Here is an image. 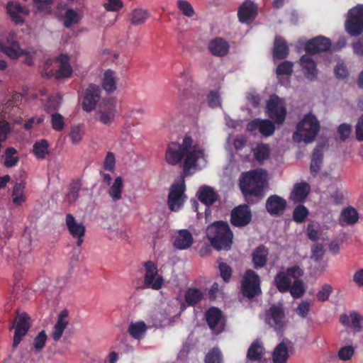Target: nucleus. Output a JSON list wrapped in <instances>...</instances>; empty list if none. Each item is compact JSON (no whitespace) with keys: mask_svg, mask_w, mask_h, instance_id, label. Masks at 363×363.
<instances>
[{"mask_svg":"<svg viewBox=\"0 0 363 363\" xmlns=\"http://www.w3.org/2000/svg\"><path fill=\"white\" fill-rule=\"evenodd\" d=\"M183 158L184 176L191 174V169L201 168L206 164L203 150L198 145H193V140L190 137H185L182 145L172 143L167 148L165 160L168 164H177Z\"/></svg>","mask_w":363,"mask_h":363,"instance_id":"1","label":"nucleus"},{"mask_svg":"<svg viewBox=\"0 0 363 363\" xmlns=\"http://www.w3.org/2000/svg\"><path fill=\"white\" fill-rule=\"evenodd\" d=\"M267 174L263 169L252 170L242 174L240 189L247 199L255 197L259 200L267 184Z\"/></svg>","mask_w":363,"mask_h":363,"instance_id":"2","label":"nucleus"},{"mask_svg":"<svg viewBox=\"0 0 363 363\" xmlns=\"http://www.w3.org/2000/svg\"><path fill=\"white\" fill-rule=\"evenodd\" d=\"M206 235L211 245L217 250H228L233 242V234L229 225L222 221L215 222L208 226Z\"/></svg>","mask_w":363,"mask_h":363,"instance_id":"3","label":"nucleus"},{"mask_svg":"<svg viewBox=\"0 0 363 363\" xmlns=\"http://www.w3.org/2000/svg\"><path fill=\"white\" fill-rule=\"evenodd\" d=\"M320 128L319 121L313 113L306 114L297 124L296 130L293 134V140L296 143H311L314 141Z\"/></svg>","mask_w":363,"mask_h":363,"instance_id":"4","label":"nucleus"},{"mask_svg":"<svg viewBox=\"0 0 363 363\" xmlns=\"http://www.w3.org/2000/svg\"><path fill=\"white\" fill-rule=\"evenodd\" d=\"M0 51L11 60H17L20 56L24 55L26 57L24 62L28 65L33 64V55L35 52L21 49L14 32H10L8 34L5 43L0 42Z\"/></svg>","mask_w":363,"mask_h":363,"instance_id":"5","label":"nucleus"},{"mask_svg":"<svg viewBox=\"0 0 363 363\" xmlns=\"http://www.w3.org/2000/svg\"><path fill=\"white\" fill-rule=\"evenodd\" d=\"M118 114L117 100L111 97L102 101L97 110V119L102 124L111 125Z\"/></svg>","mask_w":363,"mask_h":363,"instance_id":"6","label":"nucleus"},{"mask_svg":"<svg viewBox=\"0 0 363 363\" xmlns=\"http://www.w3.org/2000/svg\"><path fill=\"white\" fill-rule=\"evenodd\" d=\"M303 274V270L297 266L288 268L286 272L278 273L274 282L280 292L284 293L289 291L293 281L296 278H300Z\"/></svg>","mask_w":363,"mask_h":363,"instance_id":"7","label":"nucleus"},{"mask_svg":"<svg viewBox=\"0 0 363 363\" xmlns=\"http://www.w3.org/2000/svg\"><path fill=\"white\" fill-rule=\"evenodd\" d=\"M241 290L243 295L249 298L261 293L259 277L252 269L245 272L242 279Z\"/></svg>","mask_w":363,"mask_h":363,"instance_id":"8","label":"nucleus"},{"mask_svg":"<svg viewBox=\"0 0 363 363\" xmlns=\"http://www.w3.org/2000/svg\"><path fill=\"white\" fill-rule=\"evenodd\" d=\"M185 184L183 177L177 180L171 186L168 196V205L172 211H178L185 200Z\"/></svg>","mask_w":363,"mask_h":363,"instance_id":"9","label":"nucleus"},{"mask_svg":"<svg viewBox=\"0 0 363 363\" xmlns=\"http://www.w3.org/2000/svg\"><path fill=\"white\" fill-rule=\"evenodd\" d=\"M269 116L277 123H282L286 116V107L283 99L272 95L267 105Z\"/></svg>","mask_w":363,"mask_h":363,"instance_id":"10","label":"nucleus"},{"mask_svg":"<svg viewBox=\"0 0 363 363\" xmlns=\"http://www.w3.org/2000/svg\"><path fill=\"white\" fill-rule=\"evenodd\" d=\"M145 274L144 282L147 287L155 290L160 289L163 284V279L158 274L156 265L151 261L144 264Z\"/></svg>","mask_w":363,"mask_h":363,"instance_id":"11","label":"nucleus"},{"mask_svg":"<svg viewBox=\"0 0 363 363\" xmlns=\"http://www.w3.org/2000/svg\"><path fill=\"white\" fill-rule=\"evenodd\" d=\"M15 323H16V325L13 340V348L18 345L23 337L29 330L30 326V317L26 313L16 312Z\"/></svg>","mask_w":363,"mask_h":363,"instance_id":"12","label":"nucleus"},{"mask_svg":"<svg viewBox=\"0 0 363 363\" xmlns=\"http://www.w3.org/2000/svg\"><path fill=\"white\" fill-rule=\"evenodd\" d=\"M293 352L292 342L287 339H284L273 350L272 353V363H287Z\"/></svg>","mask_w":363,"mask_h":363,"instance_id":"13","label":"nucleus"},{"mask_svg":"<svg viewBox=\"0 0 363 363\" xmlns=\"http://www.w3.org/2000/svg\"><path fill=\"white\" fill-rule=\"evenodd\" d=\"M265 322L275 330L279 331L286 325L285 315L280 306H272L265 314Z\"/></svg>","mask_w":363,"mask_h":363,"instance_id":"14","label":"nucleus"},{"mask_svg":"<svg viewBox=\"0 0 363 363\" xmlns=\"http://www.w3.org/2000/svg\"><path fill=\"white\" fill-rule=\"evenodd\" d=\"M101 89L98 85L90 84L85 91L82 108L86 112L94 111L101 99Z\"/></svg>","mask_w":363,"mask_h":363,"instance_id":"15","label":"nucleus"},{"mask_svg":"<svg viewBox=\"0 0 363 363\" xmlns=\"http://www.w3.org/2000/svg\"><path fill=\"white\" fill-rule=\"evenodd\" d=\"M66 225L72 236L77 239L76 244L77 246H81L84 242V237L85 234V226L82 222L78 221L72 214L66 216Z\"/></svg>","mask_w":363,"mask_h":363,"instance_id":"16","label":"nucleus"},{"mask_svg":"<svg viewBox=\"0 0 363 363\" xmlns=\"http://www.w3.org/2000/svg\"><path fill=\"white\" fill-rule=\"evenodd\" d=\"M247 130L255 135L260 133L262 135L269 136L274 132L275 127L269 120L256 118L247 125Z\"/></svg>","mask_w":363,"mask_h":363,"instance_id":"17","label":"nucleus"},{"mask_svg":"<svg viewBox=\"0 0 363 363\" xmlns=\"http://www.w3.org/2000/svg\"><path fill=\"white\" fill-rule=\"evenodd\" d=\"M251 211L247 205H240L231 213V223L237 227L247 225L251 220Z\"/></svg>","mask_w":363,"mask_h":363,"instance_id":"18","label":"nucleus"},{"mask_svg":"<svg viewBox=\"0 0 363 363\" xmlns=\"http://www.w3.org/2000/svg\"><path fill=\"white\" fill-rule=\"evenodd\" d=\"M340 321L344 326L349 328L353 334L361 332L363 328V317L355 311L350 312L349 315H341Z\"/></svg>","mask_w":363,"mask_h":363,"instance_id":"19","label":"nucleus"},{"mask_svg":"<svg viewBox=\"0 0 363 363\" xmlns=\"http://www.w3.org/2000/svg\"><path fill=\"white\" fill-rule=\"evenodd\" d=\"M299 64L302 68L305 77L309 81H314L318 76L316 64L311 55L306 54L299 60Z\"/></svg>","mask_w":363,"mask_h":363,"instance_id":"20","label":"nucleus"},{"mask_svg":"<svg viewBox=\"0 0 363 363\" xmlns=\"http://www.w3.org/2000/svg\"><path fill=\"white\" fill-rule=\"evenodd\" d=\"M258 6L250 0H245L240 6L238 12L239 21L245 23L248 20H254L257 16Z\"/></svg>","mask_w":363,"mask_h":363,"instance_id":"21","label":"nucleus"},{"mask_svg":"<svg viewBox=\"0 0 363 363\" xmlns=\"http://www.w3.org/2000/svg\"><path fill=\"white\" fill-rule=\"evenodd\" d=\"M331 47L330 40L323 36L316 37L306 45L307 54H315L328 50Z\"/></svg>","mask_w":363,"mask_h":363,"instance_id":"22","label":"nucleus"},{"mask_svg":"<svg viewBox=\"0 0 363 363\" xmlns=\"http://www.w3.org/2000/svg\"><path fill=\"white\" fill-rule=\"evenodd\" d=\"M286 206V201L277 195L270 196L266 201V209L272 216L282 214Z\"/></svg>","mask_w":363,"mask_h":363,"instance_id":"23","label":"nucleus"},{"mask_svg":"<svg viewBox=\"0 0 363 363\" xmlns=\"http://www.w3.org/2000/svg\"><path fill=\"white\" fill-rule=\"evenodd\" d=\"M174 246L179 250L190 247L193 243L192 235L187 230H180L174 237Z\"/></svg>","mask_w":363,"mask_h":363,"instance_id":"24","label":"nucleus"},{"mask_svg":"<svg viewBox=\"0 0 363 363\" xmlns=\"http://www.w3.org/2000/svg\"><path fill=\"white\" fill-rule=\"evenodd\" d=\"M68 313L66 310L60 312L58 315L57 320L55 324L54 329L52 333V337L55 341H58L68 325Z\"/></svg>","mask_w":363,"mask_h":363,"instance_id":"25","label":"nucleus"},{"mask_svg":"<svg viewBox=\"0 0 363 363\" xmlns=\"http://www.w3.org/2000/svg\"><path fill=\"white\" fill-rule=\"evenodd\" d=\"M310 189V186L306 182L296 184L291 193L290 199L294 203L303 202L309 194Z\"/></svg>","mask_w":363,"mask_h":363,"instance_id":"26","label":"nucleus"},{"mask_svg":"<svg viewBox=\"0 0 363 363\" xmlns=\"http://www.w3.org/2000/svg\"><path fill=\"white\" fill-rule=\"evenodd\" d=\"M118 77L116 73L111 70L107 69L104 72L102 78V87L107 93H113L117 89Z\"/></svg>","mask_w":363,"mask_h":363,"instance_id":"27","label":"nucleus"},{"mask_svg":"<svg viewBox=\"0 0 363 363\" xmlns=\"http://www.w3.org/2000/svg\"><path fill=\"white\" fill-rule=\"evenodd\" d=\"M59 69L55 71V75L57 79L70 77L72 69L69 64V57L66 55H61L57 59Z\"/></svg>","mask_w":363,"mask_h":363,"instance_id":"28","label":"nucleus"},{"mask_svg":"<svg viewBox=\"0 0 363 363\" xmlns=\"http://www.w3.org/2000/svg\"><path fill=\"white\" fill-rule=\"evenodd\" d=\"M6 11L14 23H23L21 15H28L29 13L28 9L22 7L19 4H13L12 2L7 4Z\"/></svg>","mask_w":363,"mask_h":363,"instance_id":"29","label":"nucleus"},{"mask_svg":"<svg viewBox=\"0 0 363 363\" xmlns=\"http://www.w3.org/2000/svg\"><path fill=\"white\" fill-rule=\"evenodd\" d=\"M208 48L213 55L224 56L228 53L229 46L224 40L217 38L209 43Z\"/></svg>","mask_w":363,"mask_h":363,"instance_id":"30","label":"nucleus"},{"mask_svg":"<svg viewBox=\"0 0 363 363\" xmlns=\"http://www.w3.org/2000/svg\"><path fill=\"white\" fill-rule=\"evenodd\" d=\"M264 354V348L262 343L256 340L250 346L247 353V359L252 362H259Z\"/></svg>","mask_w":363,"mask_h":363,"instance_id":"31","label":"nucleus"},{"mask_svg":"<svg viewBox=\"0 0 363 363\" xmlns=\"http://www.w3.org/2000/svg\"><path fill=\"white\" fill-rule=\"evenodd\" d=\"M25 183L16 182L13 188L11 198L12 202L16 206H21L26 201V195L25 193Z\"/></svg>","mask_w":363,"mask_h":363,"instance_id":"32","label":"nucleus"},{"mask_svg":"<svg viewBox=\"0 0 363 363\" xmlns=\"http://www.w3.org/2000/svg\"><path fill=\"white\" fill-rule=\"evenodd\" d=\"M197 194L199 200L206 206L213 204L217 200L218 197L213 188L208 186L200 187Z\"/></svg>","mask_w":363,"mask_h":363,"instance_id":"33","label":"nucleus"},{"mask_svg":"<svg viewBox=\"0 0 363 363\" xmlns=\"http://www.w3.org/2000/svg\"><path fill=\"white\" fill-rule=\"evenodd\" d=\"M268 254V249L263 245L256 248L252 253V261L255 269L261 268L265 265Z\"/></svg>","mask_w":363,"mask_h":363,"instance_id":"34","label":"nucleus"},{"mask_svg":"<svg viewBox=\"0 0 363 363\" xmlns=\"http://www.w3.org/2000/svg\"><path fill=\"white\" fill-rule=\"evenodd\" d=\"M289 55V48L285 40L280 36H277L274 44V57L284 59Z\"/></svg>","mask_w":363,"mask_h":363,"instance_id":"35","label":"nucleus"},{"mask_svg":"<svg viewBox=\"0 0 363 363\" xmlns=\"http://www.w3.org/2000/svg\"><path fill=\"white\" fill-rule=\"evenodd\" d=\"M206 318L209 327L211 329H214L216 327H218V332H220L219 328L222 325L220 311L216 308H210L206 312Z\"/></svg>","mask_w":363,"mask_h":363,"instance_id":"36","label":"nucleus"},{"mask_svg":"<svg viewBox=\"0 0 363 363\" xmlns=\"http://www.w3.org/2000/svg\"><path fill=\"white\" fill-rule=\"evenodd\" d=\"M340 223L342 225H353L358 221V213L352 207H348L341 212Z\"/></svg>","mask_w":363,"mask_h":363,"instance_id":"37","label":"nucleus"},{"mask_svg":"<svg viewBox=\"0 0 363 363\" xmlns=\"http://www.w3.org/2000/svg\"><path fill=\"white\" fill-rule=\"evenodd\" d=\"M252 152L255 160L259 163L263 162L269 157L270 149L268 145L257 144L255 147L252 148Z\"/></svg>","mask_w":363,"mask_h":363,"instance_id":"38","label":"nucleus"},{"mask_svg":"<svg viewBox=\"0 0 363 363\" xmlns=\"http://www.w3.org/2000/svg\"><path fill=\"white\" fill-rule=\"evenodd\" d=\"M345 23H363V4H357L350 9Z\"/></svg>","mask_w":363,"mask_h":363,"instance_id":"39","label":"nucleus"},{"mask_svg":"<svg viewBox=\"0 0 363 363\" xmlns=\"http://www.w3.org/2000/svg\"><path fill=\"white\" fill-rule=\"evenodd\" d=\"M123 187V179L121 177H118L108 191L113 201H117L122 198Z\"/></svg>","mask_w":363,"mask_h":363,"instance_id":"40","label":"nucleus"},{"mask_svg":"<svg viewBox=\"0 0 363 363\" xmlns=\"http://www.w3.org/2000/svg\"><path fill=\"white\" fill-rule=\"evenodd\" d=\"M11 233V223L7 219L2 220L0 223V250L3 248L6 240L9 239Z\"/></svg>","mask_w":363,"mask_h":363,"instance_id":"41","label":"nucleus"},{"mask_svg":"<svg viewBox=\"0 0 363 363\" xmlns=\"http://www.w3.org/2000/svg\"><path fill=\"white\" fill-rule=\"evenodd\" d=\"M147 330L145 323L143 321L131 323L128 327L130 335L135 339L142 338Z\"/></svg>","mask_w":363,"mask_h":363,"instance_id":"42","label":"nucleus"},{"mask_svg":"<svg viewBox=\"0 0 363 363\" xmlns=\"http://www.w3.org/2000/svg\"><path fill=\"white\" fill-rule=\"evenodd\" d=\"M322 160L323 154L321 152L320 147H317L313 150L310 167L311 172L313 174H316L320 169Z\"/></svg>","mask_w":363,"mask_h":363,"instance_id":"43","label":"nucleus"},{"mask_svg":"<svg viewBox=\"0 0 363 363\" xmlns=\"http://www.w3.org/2000/svg\"><path fill=\"white\" fill-rule=\"evenodd\" d=\"M80 189L81 184L79 182H73L65 197V201L69 205L74 203L79 198V192Z\"/></svg>","mask_w":363,"mask_h":363,"instance_id":"44","label":"nucleus"},{"mask_svg":"<svg viewBox=\"0 0 363 363\" xmlns=\"http://www.w3.org/2000/svg\"><path fill=\"white\" fill-rule=\"evenodd\" d=\"M203 293L194 288L189 289L185 293L186 302L191 306L198 303L203 298Z\"/></svg>","mask_w":363,"mask_h":363,"instance_id":"45","label":"nucleus"},{"mask_svg":"<svg viewBox=\"0 0 363 363\" xmlns=\"http://www.w3.org/2000/svg\"><path fill=\"white\" fill-rule=\"evenodd\" d=\"M289 290L294 298L301 297L306 291L303 282L299 278L293 281V284L290 286Z\"/></svg>","mask_w":363,"mask_h":363,"instance_id":"46","label":"nucleus"},{"mask_svg":"<svg viewBox=\"0 0 363 363\" xmlns=\"http://www.w3.org/2000/svg\"><path fill=\"white\" fill-rule=\"evenodd\" d=\"M47 340V335L45 330H41L34 338L31 350L35 353L40 352L45 347Z\"/></svg>","mask_w":363,"mask_h":363,"instance_id":"47","label":"nucleus"},{"mask_svg":"<svg viewBox=\"0 0 363 363\" xmlns=\"http://www.w3.org/2000/svg\"><path fill=\"white\" fill-rule=\"evenodd\" d=\"M354 354V347L352 345L341 347L337 352V357L343 362L350 361Z\"/></svg>","mask_w":363,"mask_h":363,"instance_id":"48","label":"nucleus"},{"mask_svg":"<svg viewBox=\"0 0 363 363\" xmlns=\"http://www.w3.org/2000/svg\"><path fill=\"white\" fill-rule=\"evenodd\" d=\"M16 153L17 151L13 147H9L6 150L4 155V165L6 167H11L16 165L18 161V157L16 155Z\"/></svg>","mask_w":363,"mask_h":363,"instance_id":"49","label":"nucleus"},{"mask_svg":"<svg viewBox=\"0 0 363 363\" xmlns=\"http://www.w3.org/2000/svg\"><path fill=\"white\" fill-rule=\"evenodd\" d=\"M150 13L147 10L142 9H135L132 12L131 23H143L149 19Z\"/></svg>","mask_w":363,"mask_h":363,"instance_id":"50","label":"nucleus"},{"mask_svg":"<svg viewBox=\"0 0 363 363\" xmlns=\"http://www.w3.org/2000/svg\"><path fill=\"white\" fill-rule=\"evenodd\" d=\"M48 144L45 140H42L40 142L35 143L33 145V151L38 158L43 159L48 151Z\"/></svg>","mask_w":363,"mask_h":363,"instance_id":"51","label":"nucleus"},{"mask_svg":"<svg viewBox=\"0 0 363 363\" xmlns=\"http://www.w3.org/2000/svg\"><path fill=\"white\" fill-rule=\"evenodd\" d=\"M52 128L56 131H61L65 127L64 117L58 113H53L51 114Z\"/></svg>","mask_w":363,"mask_h":363,"instance_id":"52","label":"nucleus"},{"mask_svg":"<svg viewBox=\"0 0 363 363\" xmlns=\"http://www.w3.org/2000/svg\"><path fill=\"white\" fill-rule=\"evenodd\" d=\"M320 227L318 223L312 222L308 225L307 235L310 240L316 241L320 236Z\"/></svg>","mask_w":363,"mask_h":363,"instance_id":"53","label":"nucleus"},{"mask_svg":"<svg viewBox=\"0 0 363 363\" xmlns=\"http://www.w3.org/2000/svg\"><path fill=\"white\" fill-rule=\"evenodd\" d=\"M308 214V209L303 205L298 206L294 211L293 218L297 223L303 222Z\"/></svg>","mask_w":363,"mask_h":363,"instance_id":"54","label":"nucleus"},{"mask_svg":"<svg viewBox=\"0 0 363 363\" xmlns=\"http://www.w3.org/2000/svg\"><path fill=\"white\" fill-rule=\"evenodd\" d=\"M221 353L217 348L212 349L205 357V363H221Z\"/></svg>","mask_w":363,"mask_h":363,"instance_id":"55","label":"nucleus"},{"mask_svg":"<svg viewBox=\"0 0 363 363\" xmlns=\"http://www.w3.org/2000/svg\"><path fill=\"white\" fill-rule=\"evenodd\" d=\"M84 134L83 127L80 125L72 126L69 133V136L73 143H79Z\"/></svg>","mask_w":363,"mask_h":363,"instance_id":"56","label":"nucleus"},{"mask_svg":"<svg viewBox=\"0 0 363 363\" xmlns=\"http://www.w3.org/2000/svg\"><path fill=\"white\" fill-rule=\"evenodd\" d=\"M333 291V288L330 284H325L317 293V298L320 301H325L328 299Z\"/></svg>","mask_w":363,"mask_h":363,"instance_id":"57","label":"nucleus"},{"mask_svg":"<svg viewBox=\"0 0 363 363\" xmlns=\"http://www.w3.org/2000/svg\"><path fill=\"white\" fill-rule=\"evenodd\" d=\"M178 7L184 15L191 17L194 13V9L191 4L185 0H179L177 2Z\"/></svg>","mask_w":363,"mask_h":363,"instance_id":"58","label":"nucleus"},{"mask_svg":"<svg viewBox=\"0 0 363 363\" xmlns=\"http://www.w3.org/2000/svg\"><path fill=\"white\" fill-rule=\"evenodd\" d=\"M293 70V63L289 61H284L278 65L277 68V74L291 75Z\"/></svg>","mask_w":363,"mask_h":363,"instance_id":"59","label":"nucleus"},{"mask_svg":"<svg viewBox=\"0 0 363 363\" xmlns=\"http://www.w3.org/2000/svg\"><path fill=\"white\" fill-rule=\"evenodd\" d=\"M335 76L339 79H345L347 77L349 72L347 67L343 61H338L335 67Z\"/></svg>","mask_w":363,"mask_h":363,"instance_id":"60","label":"nucleus"},{"mask_svg":"<svg viewBox=\"0 0 363 363\" xmlns=\"http://www.w3.org/2000/svg\"><path fill=\"white\" fill-rule=\"evenodd\" d=\"M62 97L57 94L55 96L50 97L45 106L46 110L48 112H52L57 110L61 103Z\"/></svg>","mask_w":363,"mask_h":363,"instance_id":"61","label":"nucleus"},{"mask_svg":"<svg viewBox=\"0 0 363 363\" xmlns=\"http://www.w3.org/2000/svg\"><path fill=\"white\" fill-rule=\"evenodd\" d=\"M104 7L108 11H118L123 7V3L121 0H107Z\"/></svg>","mask_w":363,"mask_h":363,"instance_id":"62","label":"nucleus"},{"mask_svg":"<svg viewBox=\"0 0 363 363\" xmlns=\"http://www.w3.org/2000/svg\"><path fill=\"white\" fill-rule=\"evenodd\" d=\"M208 105L212 108L220 106V96L217 91H212L208 95Z\"/></svg>","mask_w":363,"mask_h":363,"instance_id":"63","label":"nucleus"},{"mask_svg":"<svg viewBox=\"0 0 363 363\" xmlns=\"http://www.w3.org/2000/svg\"><path fill=\"white\" fill-rule=\"evenodd\" d=\"M324 249L323 246L321 244H315L312 247V255L311 259L314 261L318 262L320 260L324 255Z\"/></svg>","mask_w":363,"mask_h":363,"instance_id":"64","label":"nucleus"}]
</instances>
